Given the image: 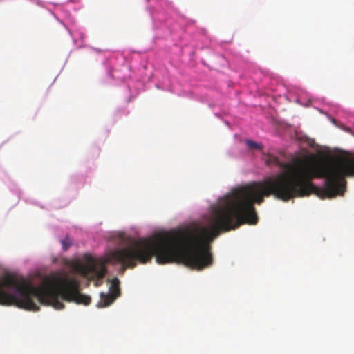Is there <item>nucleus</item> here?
Returning a JSON list of instances; mask_svg holds the SVG:
<instances>
[{"instance_id": "obj_6", "label": "nucleus", "mask_w": 354, "mask_h": 354, "mask_svg": "<svg viewBox=\"0 0 354 354\" xmlns=\"http://www.w3.org/2000/svg\"><path fill=\"white\" fill-rule=\"evenodd\" d=\"M62 248L64 250H67L71 245L68 238L66 237L64 240L62 241Z\"/></svg>"}, {"instance_id": "obj_4", "label": "nucleus", "mask_w": 354, "mask_h": 354, "mask_svg": "<svg viewBox=\"0 0 354 354\" xmlns=\"http://www.w3.org/2000/svg\"><path fill=\"white\" fill-rule=\"evenodd\" d=\"M109 289L111 293L102 292L100 294V301L97 304L98 307L102 308L109 306L120 295V281L117 277L111 280Z\"/></svg>"}, {"instance_id": "obj_3", "label": "nucleus", "mask_w": 354, "mask_h": 354, "mask_svg": "<svg viewBox=\"0 0 354 354\" xmlns=\"http://www.w3.org/2000/svg\"><path fill=\"white\" fill-rule=\"evenodd\" d=\"M57 281L55 284L47 278L40 286H35L24 277L6 275L0 278V305L38 311L39 307L35 299L41 304L52 306L57 310L64 308L60 299L79 304L91 303L89 296L80 292V282L75 278H57Z\"/></svg>"}, {"instance_id": "obj_2", "label": "nucleus", "mask_w": 354, "mask_h": 354, "mask_svg": "<svg viewBox=\"0 0 354 354\" xmlns=\"http://www.w3.org/2000/svg\"><path fill=\"white\" fill-rule=\"evenodd\" d=\"M158 264L183 263L198 270L212 264V254L203 249L188 226L169 232H156L140 239L131 245L109 252L104 261L90 259L86 263H77L75 270L95 286L102 283L107 272L106 263H120L122 270L133 268L138 263L145 264L153 257Z\"/></svg>"}, {"instance_id": "obj_1", "label": "nucleus", "mask_w": 354, "mask_h": 354, "mask_svg": "<svg viewBox=\"0 0 354 354\" xmlns=\"http://www.w3.org/2000/svg\"><path fill=\"white\" fill-rule=\"evenodd\" d=\"M265 162L286 171L232 189L212 207L208 226L198 223L188 226L208 254H211V243L221 232L257 223L254 204L262 203L264 197L272 195L288 201L315 194L322 198H330L344 193L346 176H354V159L339 158L310 165L300 158L295 159L292 163H284L277 156L268 155Z\"/></svg>"}, {"instance_id": "obj_5", "label": "nucleus", "mask_w": 354, "mask_h": 354, "mask_svg": "<svg viewBox=\"0 0 354 354\" xmlns=\"http://www.w3.org/2000/svg\"><path fill=\"white\" fill-rule=\"evenodd\" d=\"M246 144L250 149H261L262 145L250 140H246Z\"/></svg>"}]
</instances>
